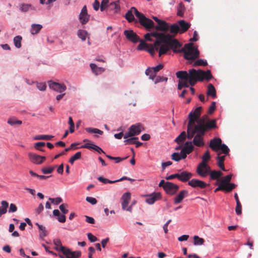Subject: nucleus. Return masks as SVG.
Instances as JSON below:
<instances>
[{"mask_svg":"<svg viewBox=\"0 0 258 258\" xmlns=\"http://www.w3.org/2000/svg\"><path fill=\"white\" fill-rule=\"evenodd\" d=\"M151 35L157 39L153 45L156 50L158 51L159 56L165 54L170 49L175 52L177 51V48L181 46L180 42L177 39L172 38V36L169 34L154 32L151 33Z\"/></svg>","mask_w":258,"mask_h":258,"instance_id":"f257e3e1","label":"nucleus"},{"mask_svg":"<svg viewBox=\"0 0 258 258\" xmlns=\"http://www.w3.org/2000/svg\"><path fill=\"white\" fill-rule=\"evenodd\" d=\"M187 73L189 84L191 86L195 85L198 81L202 82L204 80L209 81L213 78L210 70L205 72L202 70L192 69L189 70Z\"/></svg>","mask_w":258,"mask_h":258,"instance_id":"f03ea898","label":"nucleus"},{"mask_svg":"<svg viewBox=\"0 0 258 258\" xmlns=\"http://www.w3.org/2000/svg\"><path fill=\"white\" fill-rule=\"evenodd\" d=\"M197 123L195 127L197 131L202 133L217 127L216 120H210L207 115H204L199 118Z\"/></svg>","mask_w":258,"mask_h":258,"instance_id":"7ed1b4c3","label":"nucleus"},{"mask_svg":"<svg viewBox=\"0 0 258 258\" xmlns=\"http://www.w3.org/2000/svg\"><path fill=\"white\" fill-rule=\"evenodd\" d=\"M179 48L180 47L177 48V51L174 52H183L184 58L187 60H195L199 56V51L194 47L193 43L186 44L181 49Z\"/></svg>","mask_w":258,"mask_h":258,"instance_id":"20e7f679","label":"nucleus"},{"mask_svg":"<svg viewBox=\"0 0 258 258\" xmlns=\"http://www.w3.org/2000/svg\"><path fill=\"white\" fill-rule=\"evenodd\" d=\"M206 132L203 133L199 132L196 130V127H187V138L188 139H191L194 137L192 143L197 147H202L204 145L203 136L205 135Z\"/></svg>","mask_w":258,"mask_h":258,"instance_id":"39448f33","label":"nucleus"},{"mask_svg":"<svg viewBox=\"0 0 258 258\" xmlns=\"http://www.w3.org/2000/svg\"><path fill=\"white\" fill-rule=\"evenodd\" d=\"M134 10L135 14L138 18L139 21L142 26L148 30L154 28V23L152 20L146 17L143 14L139 12L137 9Z\"/></svg>","mask_w":258,"mask_h":258,"instance_id":"423d86ee","label":"nucleus"},{"mask_svg":"<svg viewBox=\"0 0 258 258\" xmlns=\"http://www.w3.org/2000/svg\"><path fill=\"white\" fill-rule=\"evenodd\" d=\"M202 111V107L200 106L196 108L194 111H191L188 114L189 121L187 127H193L196 125L195 122L199 119Z\"/></svg>","mask_w":258,"mask_h":258,"instance_id":"0eeeda50","label":"nucleus"},{"mask_svg":"<svg viewBox=\"0 0 258 258\" xmlns=\"http://www.w3.org/2000/svg\"><path fill=\"white\" fill-rule=\"evenodd\" d=\"M140 44L138 46L137 49L139 50H147L152 56H154L155 54V50H156L155 47L153 44H148L145 42V41L142 39L139 41Z\"/></svg>","mask_w":258,"mask_h":258,"instance_id":"6e6552de","label":"nucleus"},{"mask_svg":"<svg viewBox=\"0 0 258 258\" xmlns=\"http://www.w3.org/2000/svg\"><path fill=\"white\" fill-rule=\"evenodd\" d=\"M177 78L179 79L183 87L188 88L189 87V80L188 79V73L186 71H178L176 73Z\"/></svg>","mask_w":258,"mask_h":258,"instance_id":"1a4fd4ad","label":"nucleus"},{"mask_svg":"<svg viewBox=\"0 0 258 258\" xmlns=\"http://www.w3.org/2000/svg\"><path fill=\"white\" fill-rule=\"evenodd\" d=\"M210 167L207 163L201 162L197 167V172L202 177H206L210 172Z\"/></svg>","mask_w":258,"mask_h":258,"instance_id":"9d476101","label":"nucleus"},{"mask_svg":"<svg viewBox=\"0 0 258 258\" xmlns=\"http://www.w3.org/2000/svg\"><path fill=\"white\" fill-rule=\"evenodd\" d=\"M179 189V186L172 182L167 181L164 186V190L170 195H173L176 193Z\"/></svg>","mask_w":258,"mask_h":258,"instance_id":"9b49d317","label":"nucleus"},{"mask_svg":"<svg viewBox=\"0 0 258 258\" xmlns=\"http://www.w3.org/2000/svg\"><path fill=\"white\" fill-rule=\"evenodd\" d=\"M48 84L49 88L59 93H62L67 89L66 86L63 84H60L52 81H48Z\"/></svg>","mask_w":258,"mask_h":258,"instance_id":"f8f14e48","label":"nucleus"},{"mask_svg":"<svg viewBox=\"0 0 258 258\" xmlns=\"http://www.w3.org/2000/svg\"><path fill=\"white\" fill-rule=\"evenodd\" d=\"M124 35L127 40L133 43H137L140 40L139 36L132 30H125Z\"/></svg>","mask_w":258,"mask_h":258,"instance_id":"ddd939ff","label":"nucleus"},{"mask_svg":"<svg viewBox=\"0 0 258 258\" xmlns=\"http://www.w3.org/2000/svg\"><path fill=\"white\" fill-rule=\"evenodd\" d=\"M28 157L33 163L36 164H41L45 160L44 156H41L33 153H29Z\"/></svg>","mask_w":258,"mask_h":258,"instance_id":"4468645a","label":"nucleus"},{"mask_svg":"<svg viewBox=\"0 0 258 258\" xmlns=\"http://www.w3.org/2000/svg\"><path fill=\"white\" fill-rule=\"evenodd\" d=\"M222 140L219 138H214L210 142L209 147L215 152H218L219 151L220 147L222 144Z\"/></svg>","mask_w":258,"mask_h":258,"instance_id":"2eb2a0df","label":"nucleus"},{"mask_svg":"<svg viewBox=\"0 0 258 258\" xmlns=\"http://www.w3.org/2000/svg\"><path fill=\"white\" fill-rule=\"evenodd\" d=\"M90 16L88 14L87 7L84 6L79 15V20L82 24H86L89 20Z\"/></svg>","mask_w":258,"mask_h":258,"instance_id":"dca6fc26","label":"nucleus"},{"mask_svg":"<svg viewBox=\"0 0 258 258\" xmlns=\"http://www.w3.org/2000/svg\"><path fill=\"white\" fill-rule=\"evenodd\" d=\"M188 184L192 187H200L202 189L205 188L207 186L206 182L197 179H192L188 181Z\"/></svg>","mask_w":258,"mask_h":258,"instance_id":"f3484780","label":"nucleus"},{"mask_svg":"<svg viewBox=\"0 0 258 258\" xmlns=\"http://www.w3.org/2000/svg\"><path fill=\"white\" fill-rule=\"evenodd\" d=\"M147 197L148 198L146 199V203L149 204H153L156 201L161 198V195L160 192H155L149 196H147Z\"/></svg>","mask_w":258,"mask_h":258,"instance_id":"a211bd4d","label":"nucleus"},{"mask_svg":"<svg viewBox=\"0 0 258 258\" xmlns=\"http://www.w3.org/2000/svg\"><path fill=\"white\" fill-rule=\"evenodd\" d=\"M188 192L186 190H182L179 194L174 198V204L180 203L183 199L188 196Z\"/></svg>","mask_w":258,"mask_h":258,"instance_id":"6ab92c4d","label":"nucleus"},{"mask_svg":"<svg viewBox=\"0 0 258 258\" xmlns=\"http://www.w3.org/2000/svg\"><path fill=\"white\" fill-rule=\"evenodd\" d=\"M154 28L156 30L166 32L168 31L169 24L165 21L161 20L158 23V25L154 26Z\"/></svg>","mask_w":258,"mask_h":258,"instance_id":"aec40b11","label":"nucleus"},{"mask_svg":"<svg viewBox=\"0 0 258 258\" xmlns=\"http://www.w3.org/2000/svg\"><path fill=\"white\" fill-rule=\"evenodd\" d=\"M179 27L180 28L179 33H183L186 32L190 27V24L186 22L184 20H179L178 22Z\"/></svg>","mask_w":258,"mask_h":258,"instance_id":"412c9836","label":"nucleus"},{"mask_svg":"<svg viewBox=\"0 0 258 258\" xmlns=\"http://www.w3.org/2000/svg\"><path fill=\"white\" fill-rule=\"evenodd\" d=\"M192 176V173L184 171L179 174L178 180L182 182H186L188 181L191 178Z\"/></svg>","mask_w":258,"mask_h":258,"instance_id":"4be33fe9","label":"nucleus"},{"mask_svg":"<svg viewBox=\"0 0 258 258\" xmlns=\"http://www.w3.org/2000/svg\"><path fill=\"white\" fill-rule=\"evenodd\" d=\"M168 31L170 32L171 35L172 36V38L179 32L180 31V28L178 24L175 23L171 25L170 26L169 25Z\"/></svg>","mask_w":258,"mask_h":258,"instance_id":"5701e85b","label":"nucleus"},{"mask_svg":"<svg viewBox=\"0 0 258 258\" xmlns=\"http://www.w3.org/2000/svg\"><path fill=\"white\" fill-rule=\"evenodd\" d=\"M90 67L92 71L95 75H98L104 72L105 69L102 67H98L95 63H90Z\"/></svg>","mask_w":258,"mask_h":258,"instance_id":"b1692460","label":"nucleus"},{"mask_svg":"<svg viewBox=\"0 0 258 258\" xmlns=\"http://www.w3.org/2000/svg\"><path fill=\"white\" fill-rule=\"evenodd\" d=\"M182 152H185L186 154H189L194 150V146L191 141L186 142L184 146L182 148Z\"/></svg>","mask_w":258,"mask_h":258,"instance_id":"393cba45","label":"nucleus"},{"mask_svg":"<svg viewBox=\"0 0 258 258\" xmlns=\"http://www.w3.org/2000/svg\"><path fill=\"white\" fill-rule=\"evenodd\" d=\"M129 130H131L134 136L139 135L142 131V126L139 124L132 125L130 128Z\"/></svg>","mask_w":258,"mask_h":258,"instance_id":"a878e982","label":"nucleus"},{"mask_svg":"<svg viewBox=\"0 0 258 258\" xmlns=\"http://www.w3.org/2000/svg\"><path fill=\"white\" fill-rule=\"evenodd\" d=\"M137 9L135 7H132L130 10L128 11L125 14V17L128 22H132L135 20L133 13H135V10Z\"/></svg>","mask_w":258,"mask_h":258,"instance_id":"bb28decb","label":"nucleus"},{"mask_svg":"<svg viewBox=\"0 0 258 258\" xmlns=\"http://www.w3.org/2000/svg\"><path fill=\"white\" fill-rule=\"evenodd\" d=\"M208 96H211L213 98L216 97V89L212 84H209L208 86V90L207 92Z\"/></svg>","mask_w":258,"mask_h":258,"instance_id":"cd10ccee","label":"nucleus"},{"mask_svg":"<svg viewBox=\"0 0 258 258\" xmlns=\"http://www.w3.org/2000/svg\"><path fill=\"white\" fill-rule=\"evenodd\" d=\"M220 153L218 152L217 153L218 156L217 157V159L218 160V166L223 171H225V169L224 167V160L225 159V156H220Z\"/></svg>","mask_w":258,"mask_h":258,"instance_id":"c85d7f7f","label":"nucleus"},{"mask_svg":"<svg viewBox=\"0 0 258 258\" xmlns=\"http://www.w3.org/2000/svg\"><path fill=\"white\" fill-rule=\"evenodd\" d=\"M2 206L0 207V217L6 213L7 208L9 206V203L6 201H3L1 202Z\"/></svg>","mask_w":258,"mask_h":258,"instance_id":"c756f323","label":"nucleus"},{"mask_svg":"<svg viewBox=\"0 0 258 258\" xmlns=\"http://www.w3.org/2000/svg\"><path fill=\"white\" fill-rule=\"evenodd\" d=\"M42 28V25L40 24H33L31 25L30 32L33 35L36 34L40 31Z\"/></svg>","mask_w":258,"mask_h":258,"instance_id":"7c9ffc66","label":"nucleus"},{"mask_svg":"<svg viewBox=\"0 0 258 258\" xmlns=\"http://www.w3.org/2000/svg\"><path fill=\"white\" fill-rule=\"evenodd\" d=\"M186 136L185 132L183 131L175 139V142L178 144H182Z\"/></svg>","mask_w":258,"mask_h":258,"instance_id":"2f4dec72","label":"nucleus"},{"mask_svg":"<svg viewBox=\"0 0 258 258\" xmlns=\"http://www.w3.org/2000/svg\"><path fill=\"white\" fill-rule=\"evenodd\" d=\"M54 136L52 135H40L36 136L34 139L35 140H51Z\"/></svg>","mask_w":258,"mask_h":258,"instance_id":"473e14b6","label":"nucleus"},{"mask_svg":"<svg viewBox=\"0 0 258 258\" xmlns=\"http://www.w3.org/2000/svg\"><path fill=\"white\" fill-rule=\"evenodd\" d=\"M209 173L210 174V178L213 180L218 179L223 174L222 172H221L220 171H211V170L210 172Z\"/></svg>","mask_w":258,"mask_h":258,"instance_id":"72a5a7b5","label":"nucleus"},{"mask_svg":"<svg viewBox=\"0 0 258 258\" xmlns=\"http://www.w3.org/2000/svg\"><path fill=\"white\" fill-rule=\"evenodd\" d=\"M35 225H37L39 230L41 231L39 234L40 237L41 238H43V237L46 236L47 233L45 227L42 225L39 224L38 223H36Z\"/></svg>","mask_w":258,"mask_h":258,"instance_id":"f704fd0d","label":"nucleus"},{"mask_svg":"<svg viewBox=\"0 0 258 258\" xmlns=\"http://www.w3.org/2000/svg\"><path fill=\"white\" fill-rule=\"evenodd\" d=\"M108 7L110 10L114 11V13H117L120 11V6L118 4L117 2H112L111 3L109 6Z\"/></svg>","mask_w":258,"mask_h":258,"instance_id":"c9c22d12","label":"nucleus"},{"mask_svg":"<svg viewBox=\"0 0 258 258\" xmlns=\"http://www.w3.org/2000/svg\"><path fill=\"white\" fill-rule=\"evenodd\" d=\"M19 9L21 12L26 13L33 8L31 4H22L20 5Z\"/></svg>","mask_w":258,"mask_h":258,"instance_id":"e433bc0d","label":"nucleus"},{"mask_svg":"<svg viewBox=\"0 0 258 258\" xmlns=\"http://www.w3.org/2000/svg\"><path fill=\"white\" fill-rule=\"evenodd\" d=\"M63 254H64L67 258H71L72 251L69 248L64 246H61V249L60 250Z\"/></svg>","mask_w":258,"mask_h":258,"instance_id":"4c0bfd02","label":"nucleus"},{"mask_svg":"<svg viewBox=\"0 0 258 258\" xmlns=\"http://www.w3.org/2000/svg\"><path fill=\"white\" fill-rule=\"evenodd\" d=\"M194 244L195 245H201L204 244L205 240L203 238H200L197 235L194 236Z\"/></svg>","mask_w":258,"mask_h":258,"instance_id":"58836bf2","label":"nucleus"},{"mask_svg":"<svg viewBox=\"0 0 258 258\" xmlns=\"http://www.w3.org/2000/svg\"><path fill=\"white\" fill-rule=\"evenodd\" d=\"M78 37L82 40L85 41L86 39L88 33L84 30H79L77 33Z\"/></svg>","mask_w":258,"mask_h":258,"instance_id":"ea45409f","label":"nucleus"},{"mask_svg":"<svg viewBox=\"0 0 258 258\" xmlns=\"http://www.w3.org/2000/svg\"><path fill=\"white\" fill-rule=\"evenodd\" d=\"M56 165L54 166H49L48 167H43L41 169L42 172L44 174L51 173L54 169L56 167Z\"/></svg>","mask_w":258,"mask_h":258,"instance_id":"a19ab883","label":"nucleus"},{"mask_svg":"<svg viewBox=\"0 0 258 258\" xmlns=\"http://www.w3.org/2000/svg\"><path fill=\"white\" fill-rule=\"evenodd\" d=\"M236 186L234 183H230L224 185V191L229 192L231 191Z\"/></svg>","mask_w":258,"mask_h":258,"instance_id":"79ce46f5","label":"nucleus"},{"mask_svg":"<svg viewBox=\"0 0 258 258\" xmlns=\"http://www.w3.org/2000/svg\"><path fill=\"white\" fill-rule=\"evenodd\" d=\"M76 145V144L75 143H72L70 147L68 148H66L64 149V150L62 152H61L60 153L54 156V159H56L58 158L59 157L64 155L66 154V152H68V151H70L72 148H73Z\"/></svg>","mask_w":258,"mask_h":258,"instance_id":"37998d69","label":"nucleus"},{"mask_svg":"<svg viewBox=\"0 0 258 258\" xmlns=\"http://www.w3.org/2000/svg\"><path fill=\"white\" fill-rule=\"evenodd\" d=\"M86 131L89 133L98 134L99 135H102L103 132L96 128L88 127L85 129Z\"/></svg>","mask_w":258,"mask_h":258,"instance_id":"c03bdc74","label":"nucleus"},{"mask_svg":"<svg viewBox=\"0 0 258 258\" xmlns=\"http://www.w3.org/2000/svg\"><path fill=\"white\" fill-rule=\"evenodd\" d=\"M22 37L21 36H17L14 37V43L15 44V46L17 48H20L21 47V40H22Z\"/></svg>","mask_w":258,"mask_h":258,"instance_id":"a18cd8bd","label":"nucleus"},{"mask_svg":"<svg viewBox=\"0 0 258 258\" xmlns=\"http://www.w3.org/2000/svg\"><path fill=\"white\" fill-rule=\"evenodd\" d=\"M185 10V8L183 4L180 3L178 6L177 15L179 16L182 17Z\"/></svg>","mask_w":258,"mask_h":258,"instance_id":"49530a36","label":"nucleus"},{"mask_svg":"<svg viewBox=\"0 0 258 258\" xmlns=\"http://www.w3.org/2000/svg\"><path fill=\"white\" fill-rule=\"evenodd\" d=\"M145 74L147 76H149V79L153 80L154 78L156 77L155 74H154V72L153 71L152 68H148L145 72Z\"/></svg>","mask_w":258,"mask_h":258,"instance_id":"de8ad7c7","label":"nucleus"},{"mask_svg":"<svg viewBox=\"0 0 258 258\" xmlns=\"http://www.w3.org/2000/svg\"><path fill=\"white\" fill-rule=\"evenodd\" d=\"M231 178H232V174L227 175L222 178V179L221 181V183L222 184H223L224 185L227 184L228 183H230V182L231 180Z\"/></svg>","mask_w":258,"mask_h":258,"instance_id":"09e8293b","label":"nucleus"},{"mask_svg":"<svg viewBox=\"0 0 258 258\" xmlns=\"http://www.w3.org/2000/svg\"><path fill=\"white\" fill-rule=\"evenodd\" d=\"M207 65H208V63L206 60L200 59H198L197 61H196L194 63L192 66L193 67H196V66H206Z\"/></svg>","mask_w":258,"mask_h":258,"instance_id":"8fccbe9b","label":"nucleus"},{"mask_svg":"<svg viewBox=\"0 0 258 258\" xmlns=\"http://www.w3.org/2000/svg\"><path fill=\"white\" fill-rule=\"evenodd\" d=\"M105 156L106 157H107L108 159H110V160H114L115 161V162L116 163H119L126 159L127 158V157H124V158H120V157H112V156H111L110 155H106L105 154Z\"/></svg>","mask_w":258,"mask_h":258,"instance_id":"3c124183","label":"nucleus"},{"mask_svg":"<svg viewBox=\"0 0 258 258\" xmlns=\"http://www.w3.org/2000/svg\"><path fill=\"white\" fill-rule=\"evenodd\" d=\"M138 139V137H132L124 140L123 142L125 145H133L135 144L136 141Z\"/></svg>","mask_w":258,"mask_h":258,"instance_id":"603ef678","label":"nucleus"},{"mask_svg":"<svg viewBox=\"0 0 258 258\" xmlns=\"http://www.w3.org/2000/svg\"><path fill=\"white\" fill-rule=\"evenodd\" d=\"M221 150L222 153L228 155L229 152V149L228 147L224 144H222L221 146L220 147L219 150Z\"/></svg>","mask_w":258,"mask_h":258,"instance_id":"864d4df0","label":"nucleus"},{"mask_svg":"<svg viewBox=\"0 0 258 258\" xmlns=\"http://www.w3.org/2000/svg\"><path fill=\"white\" fill-rule=\"evenodd\" d=\"M45 143L44 142H38L35 144L34 145V148L38 150H39L40 151L44 152L45 150L41 148V147H43L45 146Z\"/></svg>","mask_w":258,"mask_h":258,"instance_id":"5fc2aeb1","label":"nucleus"},{"mask_svg":"<svg viewBox=\"0 0 258 258\" xmlns=\"http://www.w3.org/2000/svg\"><path fill=\"white\" fill-rule=\"evenodd\" d=\"M89 142V141L87 139L84 140L83 142L86 143L85 144H84V145H83L82 146V148H87V149H93L94 146H95V145L93 144L88 143V142Z\"/></svg>","mask_w":258,"mask_h":258,"instance_id":"6e6d98bb","label":"nucleus"},{"mask_svg":"<svg viewBox=\"0 0 258 258\" xmlns=\"http://www.w3.org/2000/svg\"><path fill=\"white\" fill-rule=\"evenodd\" d=\"M109 1L108 0H102L100 5V10L103 12L105 9L108 7Z\"/></svg>","mask_w":258,"mask_h":258,"instance_id":"4d7b16f0","label":"nucleus"},{"mask_svg":"<svg viewBox=\"0 0 258 258\" xmlns=\"http://www.w3.org/2000/svg\"><path fill=\"white\" fill-rule=\"evenodd\" d=\"M98 180L103 183H115V181H114V180H110L109 179H108L107 178H105L102 176H99L98 178Z\"/></svg>","mask_w":258,"mask_h":258,"instance_id":"13d9d810","label":"nucleus"},{"mask_svg":"<svg viewBox=\"0 0 258 258\" xmlns=\"http://www.w3.org/2000/svg\"><path fill=\"white\" fill-rule=\"evenodd\" d=\"M49 200L51 202V203L55 205H58L62 202V199L60 197H57L55 199L49 198Z\"/></svg>","mask_w":258,"mask_h":258,"instance_id":"bf43d9fd","label":"nucleus"},{"mask_svg":"<svg viewBox=\"0 0 258 258\" xmlns=\"http://www.w3.org/2000/svg\"><path fill=\"white\" fill-rule=\"evenodd\" d=\"M210 159V152L207 150L202 157V161L201 162L207 163Z\"/></svg>","mask_w":258,"mask_h":258,"instance_id":"052dcab7","label":"nucleus"},{"mask_svg":"<svg viewBox=\"0 0 258 258\" xmlns=\"http://www.w3.org/2000/svg\"><path fill=\"white\" fill-rule=\"evenodd\" d=\"M171 159L175 161H176V162H178L179 161H180V160H181V158L180 157V153H173L172 155H171Z\"/></svg>","mask_w":258,"mask_h":258,"instance_id":"680f3d73","label":"nucleus"},{"mask_svg":"<svg viewBox=\"0 0 258 258\" xmlns=\"http://www.w3.org/2000/svg\"><path fill=\"white\" fill-rule=\"evenodd\" d=\"M68 207V205L66 204H62L59 206V208L63 215L69 212V211L66 209Z\"/></svg>","mask_w":258,"mask_h":258,"instance_id":"e2e57ef3","label":"nucleus"},{"mask_svg":"<svg viewBox=\"0 0 258 258\" xmlns=\"http://www.w3.org/2000/svg\"><path fill=\"white\" fill-rule=\"evenodd\" d=\"M131 193L129 192H126L122 195L121 197V200L124 201L130 202L131 200Z\"/></svg>","mask_w":258,"mask_h":258,"instance_id":"0e129e2a","label":"nucleus"},{"mask_svg":"<svg viewBox=\"0 0 258 258\" xmlns=\"http://www.w3.org/2000/svg\"><path fill=\"white\" fill-rule=\"evenodd\" d=\"M8 123L11 125H14L16 124H22V121L21 120H16L14 118H10L8 120Z\"/></svg>","mask_w":258,"mask_h":258,"instance_id":"69168bd1","label":"nucleus"},{"mask_svg":"<svg viewBox=\"0 0 258 258\" xmlns=\"http://www.w3.org/2000/svg\"><path fill=\"white\" fill-rule=\"evenodd\" d=\"M54 244L55 245V249L57 250L61 249V246H63L61 244V241L58 239H56L53 240Z\"/></svg>","mask_w":258,"mask_h":258,"instance_id":"338daca9","label":"nucleus"},{"mask_svg":"<svg viewBox=\"0 0 258 258\" xmlns=\"http://www.w3.org/2000/svg\"><path fill=\"white\" fill-rule=\"evenodd\" d=\"M216 109V102H212L211 105L209 108V110L208 111V114H212L214 112Z\"/></svg>","mask_w":258,"mask_h":258,"instance_id":"774afa93","label":"nucleus"}]
</instances>
